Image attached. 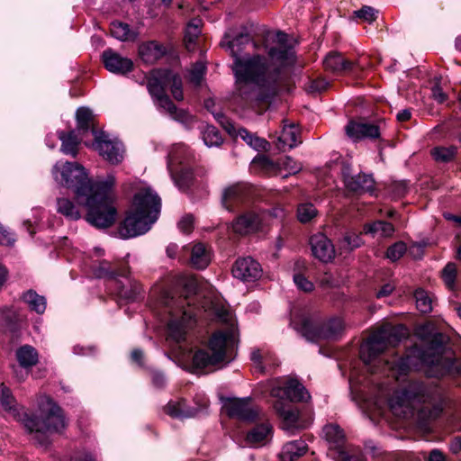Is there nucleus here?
<instances>
[{"label":"nucleus","mask_w":461,"mask_h":461,"mask_svg":"<svg viewBox=\"0 0 461 461\" xmlns=\"http://www.w3.org/2000/svg\"><path fill=\"white\" fill-rule=\"evenodd\" d=\"M57 182L71 189L77 203L87 209L86 221L98 229L112 226L117 218L115 176L93 181L84 167L74 162L57 163L52 169Z\"/></svg>","instance_id":"obj_1"},{"label":"nucleus","mask_w":461,"mask_h":461,"mask_svg":"<svg viewBox=\"0 0 461 461\" xmlns=\"http://www.w3.org/2000/svg\"><path fill=\"white\" fill-rule=\"evenodd\" d=\"M231 69L235 77V99L246 108L276 95L285 79L280 68L260 54L237 58Z\"/></svg>","instance_id":"obj_2"},{"label":"nucleus","mask_w":461,"mask_h":461,"mask_svg":"<svg viewBox=\"0 0 461 461\" xmlns=\"http://www.w3.org/2000/svg\"><path fill=\"white\" fill-rule=\"evenodd\" d=\"M449 342V337L442 332H436L429 338L422 346H414L410 348L405 357L394 359L393 362L383 361L388 369L399 375H406L411 369L422 366L436 367L437 371L444 368L455 369L461 374V359L455 361L445 358Z\"/></svg>","instance_id":"obj_3"},{"label":"nucleus","mask_w":461,"mask_h":461,"mask_svg":"<svg viewBox=\"0 0 461 461\" xmlns=\"http://www.w3.org/2000/svg\"><path fill=\"white\" fill-rule=\"evenodd\" d=\"M161 200L150 188H145L134 195L132 208L118 226L122 239H131L146 233L158 220Z\"/></svg>","instance_id":"obj_4"},{"label":"nucleus","mask_w":461,"mask_h":461,"mask_svg":"<svg viewBox=\"0 0 461 461\" xmlns=\"http://www.w3.org/2000/svg\"><path fill=\"white\" fill-rule=\"evenodd\" d=\"M223 321L228 322L226 328L215 331L209 339V351L197 350L193 357L194 367L203 369L220 363H229L235 357L237 344L236 326L228 311L222 310L219 314Z\"/></svg>","instance_id":"obj_5"},{"label":"nucleus","mask_w":461,"mask_h":461,"mask_svg":"<svg viewBox=\"0 0 461 461\" xmlns=\"http://www.w3.org/2000/svg\"><path fill=\"white\" fill-rule=\"evenodd\" d=\"M271 395L277 398L274 408L283 420V429L291 433L302 429L299 411L291 402H306L311 398L305 387L297 380L288 379L283 384L274 386Z\"/></svg>","instance_id":"obj_6"},{"label":"nucleus","mask_w":461,"mask_h":461,"mask_svg":"<svg viewBox=\"0 0 461 461\" xmlns=\"http://www.w3.org/2000/svg\"><path fill=\"white\" fill-rule=\"evenodd\" d=\"M40 417L23 414V423L29 432H35V439L41 446L50 441L46 433L61 432L67 426V420L61 408L50 397L41 396L39 402Z\"/></svg>","instance_id":"obj_7"},{"label":"nucleus","mask_w":461,"mask_h":461,"mask_svg":"<svg viewBox=\"0 0 461 461\" xmlns=\"http://www.w3.org/2000/svg\"><path fill=\"white\" fill-rule=\"evenodd\" d=\"M407 335L404 325H382L360 347V357L369 366L371 372H378L377 364L382 363L379 356L387 347L396 346Z\"/></svg>","instance_id":"obj_8"},{"label":"nucleus","mask_w":461,"mask_h":461,"mask_svg":"<svg viewBox=\"0 0 461 461\" xmlns=\"http://www.w3.org/2000/svg\"><path fill=\"white\" fill-rule=\"evenodd\" d=\"M185 299L175 298L166 293L163 298L164 304L169 309L172 315L167 324V338L169 342L180 344L185 340L188 326L194 321V313L189 307L185 306Z\"/></svg>","instance_id":"obj_9"},{"label":"nucleus","mask_w":461,"mask_h":461,"mask_svg":"<svg viewBox=\"0 0 461 461\" xmlns=\"http://www.w3.org/2000/svg\"><path fill=\"white\" fill-rule=\"evenodd\" d=\"M292 323L294 325V329L310 341L335 339L341 335L345 329L344 322L340 318H332L321 324L310 316L302 315Z\"/></svg>","instance_id":"obj_10"},{"label":"nucleus","mask_w":461,"mask_h":461,"mask_svg":"<svg viewBox=\"0 0 461 461\" xmlns=\"http://www.w3.org/2000/svg\"><path fill=\"white\" fill-rule=\"evenodd\" d=\"M148 90L157 105L168 113L173 119L185 122L188 114L184 111L177 109L167 95L168 80L165 78V71L159 77H153L148 81Z\"/></svg>","instance_id":"obj_11"},{"label":"nucleus","mask_w":461,"mask_h":461,"mask_svg":"<svg viewBox=\"0 0 461 461\" xmlns=\"http://www.w3.org/2000/svg\"><path fill=\"white\" fill-rule=\"evenodd\" d=\"M435 389L421 382H411L401 393L393 395L389 400L391 409L412 405L414 402H429L433 399Z\"/></svg>","instance_id":"obj_12"},{"label":"nucleus","mask_w":461,"mask_h":461,"mask_svg":"<svg viewBox=\"0 0 461 461\" xmlns=\"http://www.w3.org/2000/svg\"><path fill=\"white\" fill-rule=\"evenodd\" d=\"M92 134L95 137L96 149L99 154L109 163L117 165L123 159L124 147L122 143L117 140L109 139L104 132H98L93 129Z\"/></svg>","instance_id":"obj_13"},{"label":"nucleus","mask_w":461,"mask_h":461,"mask_svg":"<svg viewBox=\"0 0 461 461\" xmlns=\"http://www.w3.org/2000/svg\"><path fill=\"white\" fill-rule=\"evenodd\" d=\"M222 408L230 418L244 422H252L259 417L258 407L249 398L228 399Z\"/></svg>","instance_id":"obj_14"},{"label":"nucleus","mask_w":461,"mask_h":461,"mask_svg":"<svg viewBox=\"0 0 461 461\" xmlns=\"http://www.w3.org/2000/svg\"><path fill=\"white\" fill-rule=\"evenodd\" d=\"M232 274L235 278L243 282H254L261 277L262 267L251 257L240 258L235 261L232 267Z\"/></svg>","instance_id":"obj_15"},{"label":"nucleus","mask_w":461,"mask_h":461,"mask_svg":"<svg viewBox=\"0 0 461 461\" xmlns=\"http://www.w3.org/2000/svg\"><path fill=\"white\" fill-rule=\"evenodd\" d=\"M197 407H190L187 405L185 399H180L178 401L168 402L164 410L165 412L172 418L188 419L195 417L199 412L206 409L208 406V400L202 397L201 401L199 402H197Z\"/></svg>","instance_id":"obj_16"},{"label":"nucleus","mask_w":461,"mask_h":461,"mask_svg":"<svg viewBox=\"0 0 461 461\" xmlns=\"http://www.w3.org/2000/svg\"><path fill=\"white\" fill-rule=\"evenodd\" d=\"M252 42V37L246 32H240L237 34L226 32L223 39L221 41V46L230 51L233 61L237 58H243L246 55L243 54L246 47Z\"/></svg>","instance_id":"obj_17"},{"label":"nucleus","mask_w":461,"mask_h":461,"mask_svg":"<svg viewBox=\"0 0 461 461\" xmlns=\"http://www.w3.org/2000/svg\"><path fill=\"white\" fill-rule=\"evenodd\" d=\"M184 147L179 146L176 150L170 153V162L168 163V168L174 180L175 185L182 191L187 190L194 182V174L191 168L187 166L180 165L179 168L174 171L171 167L173 162H176L179 159L178 154L182 152Z\"/></svg>","instance_id":"obj_18"},{"label":"nucleus","mask_w":461,"mask_h":461,"mask_svg":"<svg viewBox=\"0 0 461 461\" xmlns=\"http://www.w3.org/2000/svg\"><path fill=\"white\" fill-rule=\"evenodd\" d=\"M128 267L124 271V276H119L113 283V290L120 299L127 302L135 301L140 294V285L129 276Z\"/></svg>","instance_id":"obj_19"},{"label":"nucleus","mask_w":461,"mask_h":461,"mask_svg":"<svg viewBox=\"0 0 461 461\" xmlns=\"http://www.w3.org/2000/svg\"><path fill=\"white\" fill-rule=\"evenodd\" d=\"M105 68L114 74L125 75L133 68V62L111 49L105 50L102 54Z\"/></svg>","instance_id":"obj_20"},{"label":"nucleus","mask_w":461,"mask_h":461,"mask_svg":"<svg viewBox=\"0 0 461 461\" xmlns=\"http://www.w3.org/2000/svg\"><path fill=\"white\" fill-rule=\"evenodd\" d=\"M310 245L314 258L321 262H330L335 256L332 242L323 233L312 235L310 239Z\"/></svg>","instance_id":"obj_21"},{"label":"nucleus","mask_w":461,"mask_h":461,"mask_svg":"<svg viewBox=\"0 0 461 461\" xmlns=\"http://www.w3.org/2000/svg\"><path fill=\"white\" fill-rule=\"evenodd\" d=\"M249 186L243 184L233 185L225 189L222 196V204L227 210L232 211L237 204L249 200Z\"/></svg>","instance_id":"obj_22"},{"label":"nucleus","mask_w":461,"mask_h":461,"mask_svg":"<svg viewBox=\"0 0 461 461\" xmlns=\"http://www.w3.org/2000/svg\"><path fill=\"white\" fill-rule=\"evenodd\" d=\"M267 55L269 62L280 68L283 74V68L294 62V50L291 46H270L267 48Z\"/></svg>","instance_id":"obj_23"},{"label":"nucleus","mask_w":461,"mask_h":461,"mask_svg":"<svg viewBox=\"0 0 461 461\" xmlns=\"http://www.w3.org/2000/svg\"><path fill=\"white\" fill-rule=\"evenodd\" d=\"M347 135L354 140L375 139L380 135L377 125L369 122L350 121L345 128Z\"/></svg>","instance_id":"obj_24"},{"label":"nucleus","mask_w":461,"mask_h":461,"mask_svg":"<svg viewBox=\"0 0 461 461\" xmlns=\"http://www.w3.org/2000/svg\"><path fill=\"white\" fill-rule=\"evenodd\" d=\"M344 182L348 191L357 194L372 192L375 186V180L373 176L366 174L346 176L344 177Z\"/></svg>","instance_id":"obj_25"},{"label":"nucleus","mask_w":461,"mask_h":461,"mask_svg":"<svg viewBox=\"0 0 461 461\" xmlns=\"http://www.w3.org/2000/svg\"><path fill=\"white\" fill-rule=\"evenodd\" d=\"M260 218L255 212H246L239 216L232 224L234 232L246 235L250 232L256 231L260 224Z\"/></svg>","instance_id":"obj_26"},{"label":"nucleus","mask_w":461,"mask_h":461,"mask_svg":"<svg viewBox=\"0 0 461 461\" xmlns=\"http://www.w3.org/2000/svg\"><path fill=\"white\" fill-rule=\"evenodd\" d=\"M167 53L164 45L156 41H150L141 44L139 47V54L143 62L147 64H153Z\"/></svg>","instance_id":"obj_27"},{"label":"nucleus","mask_w":461,"mask_h":461,"mask_svg":"<svg viewBox=\"0 0 461 461\" xmlns=\"http://www.w3.org/2000/svg\"><path fill=\"white\" fill-rule=\"evenodd\" d=\"M271 431L272 427L267 422H263L253 427L246 435V445L252 447L265 445L271 434Z\"/></svg>","instance_id":"obj_28"},{"label":"nucleus","mask_w":461,"mask_h":461,"mask_svg":"<svg viewBox=\"0 0 461 461\" xmlns=\"http://www.w3.org/2000/svg\"><path fill=\"white\" fill-rule=\"evenodd\" d=\"M92 268L95 277L105 278L113 283L119 276H124L127 267H113L110 262L103 260L94 264Z\"/></svg>","instance_id":"obj_29"},{"label":"nucleus","mask_w":461,"mask_h":461,"mask_svg":"<svg viewBox=\"0 0 461 461\" xmlns=\"http://www.w3.org/2000/svg\"><path fill=\"white\" fill-rule=\"evenodd\" d=\"M326 70L333 73H341L350 71L353 68V62L346 59L339 52H330L323 60Z\"/></svg>","instance_id":"obj_30"},{"label":"nucleus","mask_w":461,"mask_h":461,"mask_svg":"<svg viewBox=\"0 0 461 461\" xmlns=\"http://www.w3.org/2000/svg\"><path fill=\"white\" fill-rule=\"evenodd\" d=\"M299 138V131L294 124H285L281 134L277 138L276 148L285 151L286 148L293 149L297 145Z\"/></svg>","instance_id":"obj_31"},{"label":"nucleus","mask_w":461,"mask_h":461,"mask_svg":"<svg viewBox=\"0 0 461 461\" xmlns=\"http://www.w3.org/2000/svg\"><path fill=\"white\" fill-rule=\"evenodd\" d=\"M307 450V445L303 440H293L284 445L279 454L281 461H294L303 456Z\"/></svg>","instance_id":"obj_32"},{"label":"nucleus","mask_w":461,"mask_h":461,"mask_svg":"<svg viewBox=\"0 0 461 461\" xmlns=\"http://www.w3.org/2000/svg\"><path fill=\"white\" fill-rule=\"evenodd\" d=\"M80 204H77L68 198L60 197L57 199V211L69 221H77L81 218ZM81 206H83L81 204Z\"/></svg>","instance_id":"obj_33"},{"label":"nucleus","mask_w":461,"mask_h":461,"mask_svg":"<svg viewBox=\"0 0 461 461\" xmlns=\"http://www.w3.org/2000/svg\"><path fill=\"white\" fill-rule=\"evenodd\" d=\"M58 135L59 139L61 140L60 150L66 155H70L73 158H76L78 146L81 141L76 131H71L68 133H65L64 131H59Z\"/></svg>","instance_id":"obj_34"},{"label":"nucleus","mask_w":461,"mask_h":461,"mask_svg":"<svg viewBox=\"0 0 461 461\" xmlns=\"http://www.w3.org/2000/svg\"><path fill=\"white\" fill-rule=\"evenodd\" d=\"M110 31L112 36L122 41H134L139 35V32L131 29L128 23L119 21L111 23Z\"/></svg>","instance_id":"obj_35"},{"label":"nucleus","mask_w":461,"mask_h":461,"mask_svg":"<svg viewBox=\"0 0 461 461\" xmlns=\"http://www.w3.org/2000/svg\"><path fill=\"white\" fill-rule=\"evenodd\" d=\"M16 358L24 369H30L38 362V353L36 349L30 345H23L16 350Z\"/></svg>","instance_id":"obj_36"},{"label":"nucleus","mask_w":461,"mask_h":461,"mask_svg":"<svg viewBox=\"0 0 461 461\" xmlns=\"http://www.w3.org/2000/svg\"><path fill=\"white\" fill-rule=\"evenodd\" d=\"M0 403L6 411L23 421L24 413H20L11 390L3 384L0 387Z\"/></svg>","instance_id":"obj_37"},{"label":"nucleus","mask_w":461,"mask_h":461,"mask_svg":"<svg viewBox=\"0 0 461 461\" xmlns=\"http://www.w3.org/2000/svg\"><path fill=\"white\" fill-rule=\"evenodd\" d=\"M325 438L330 444L334 445L336 449L335 454L339 449H345L343 447L345 443V434L339 426L335 424L326 425L323 429Z\"/></svg>","instance_id":"obj_38"},{"label":"nucleus","mask_w":461,"mask_h":461,"mask_svg":"<svg viewBox=\"0 0 461 461\" xmlns=\"http://www.w3.org/2000/svg\"><path fill=\"white\" fill-rule=\"evenodd\" d=\"M77 131L78 135L83 136L89 130L95 129L93 127V113L91 110L86 107H80L77 109Z\"/></svg>","instance_id":"obj_39"},{"label":"nucleus","mask_w":461,"mask_h":461,"mask_svg":"<svg viewBox=\"0 0 461 461\" xmlns=\"http://www.w3.org/2000/svg\"><path fill=\"white\" fill-rule=\"evenodd\" d=\"M23 301L29 306L31 311L42 314L46 310V299L33 290H29L23 294Z\"/></svg>","instance_id":"obj_40"},{"label":"nucleus","mask_w":461,"mask_h":461,"mask_svg":"<svg viewBox=\"0 0 461 461\" xmlns=\"http://www.w3.org/2000/svg\"><path fill=\"white\" fill-rule=\"evenodd\" d=\"M191 263L197 269H203L209 265L210 255L203 244L198 243L192 248Z\"/></svg>","instance_id":"obj_41"},{"label":"nucleus","mask_w":461,"mask_h":461,"mask_svg":"<svg viewBox=\"0 0 461 461\" xmlns=\"http://www.w3.org/2000/svg\"><path fill=\"white\" fill-rule=\"evenodd\" d=\"M237 136L240 137L248 145L256 150H267L269 146V143L265 139L254 135L244 128L238 130Z\"/></svg>","instance_id":"obj_42"},{"label":"nucleus","mask_w":461,"mask_h":461,"mask_svg":"<svg viewBox=\"0 0 461 461\" xmlns=\"http://www.w3.org/2000/svg\"><path fill=\"white\" fill-rule=\"evenodd\" d=\"M414 298L416 300L417 309L421 313H429L433 309V298L425 290L420 288L414 293Z\"/></svg>","instance_id":"obj_43"},{"label":"nucleus","mask_w":461,"mask_h":461,"mask_svg":"<svg viewBox=\"0 0 461 461\" xmlns=\"http://www.w3.org/2000/svg\"><path fill=\"white\" fill-rule=\"evenodd\" d=\"M366 233L380 234L382 237H390L394 232V227L392 223L377 221L365 227Z\"/></svg>","instance_id":"obj_44"},{"label":"nucleus","mask_w":461,"mask_h":461,"mask_svg":"<svg viewBox=\"0 0 461 461\" xmlns=\"http://www.w3.org/2000/svg\"><path fill=\"white\" fill-rule=\"evenodd\" d=\"M202 137L204 144L208 147H218L223 141L220 131L212 125H208L204 128L202 131Z\"/></svg>","instance_id":"obj_45"},{"label":"nucleus","mask_w":461,"mask_h":461,"mask_svg":"<svg viewBox=\"0 0 461 461\" xmlns=\"http://www.w3.org/2000/svg\"><path fill=\"white\" fill-rule=\"evenodd\" d=\"M335 455L336 461H366L362 451L356 447L339 449Z\"/></svg>","instance_id":"obj_46"},{"label":"nucleus","mask_w":461,"mask_h":461,"mask_svg":"<svg viewBox=\"0 0 461 461\" xmlns=\"http://www.w3.org/2000/svg\"><path fill=\"white\" fill-rule=\"evenodd\" d=\"M363 244L361 236L355 232H346L339 240V249L343 251H352Z\"/></svg>","instance_id":"obj_47"},{"label":"nucleus","mask_w":461,"mask_h":461,"mask_svg":"<svg viewBox=\"0 0 461 461\" xmlns=\"http://www.w3.org/2000/svg\"><path fill=\"white\" fill-rule=\"evenodd\" d=\"M165 78L168 80V86L171 88L174 98L177 101L183 100L184 95L180 77L170 70H165Z\"/></svg>","instance_id":"obj_48"},{"label":"nucleus","mask_w":461,"mask_h":461,"mask_svg":"<svg viewBox=\"0 0 461 461\" xmlns=\"http://www.w3.org/2000/svg\"><path fill=\"white\" fill-rule=\"evenodd\" d=\"M456 153V148L450 147H436L431 150L433 158L438 162L447 163L451 161Z\"/></svg>","instance_id":"obj_49"},{"label":"nucleus","mask_w":461,"mask_h":461,"mask_svg":"<svg viewBox=\"0 0 461 461\" xmlns=\"http://www.w3.org/2000/svg\"><path fill=\"white\" fill-rule=\"evenodd\" d=\"M317 215V210L314 205L310 203H302L297 208V218L303 222L306 223L312 221Z\"/></svg>","instance_id":"obj_50"},{"label":"nucleus","mask_w":461,"mask_h":461,"mask_svg":"<svg viewBox=\"0 0 461 461\" xmlns=\"http://www.w3.org/2000/svg\"><path fill=\"white\" fill-rule=\"evenodd\" d=\"M442 278L449 289H454L456 278V267L454 263H447L442 270Z\"/></svg>","instance_id":"obj_51"},{"label":"nucleus","mask_w":461,"mask_h":461,"mask_svg":"<svg viewBox=\"0 0 461 461\" xmlns=\"http://www.w3.org/2000/svg\"><path fill=\"white\" fill-rule=\"evenodd\" d=\"M406 249L404 242L398 241L387 249L386 257L392 261H396L404 255Z\"/></svg>","instance_id":"obj_52"},{"label":"nucleus","mask_w":461,"mask_h":461,"mask_svg":"<svg viewBox=\"0 0 461 461\" xmlns=\"http://www.w3.org/2000/svg\"><path fill=\"white\" fill-rule=\"evenodd\" d=\"M205 67L203 63H196L190 72V81L198 86L203 80Z\"/></svg>","instance_id":"obj_53"},{"label":"nucleus","mask_w":461,"mask_h":461,"mask_svg":"<svg viewBox=\"0 0 461 461\" xmlns=\"http://www.w3.org/2000/svg\"><path fill=\"white\" fill-rule=\"evenodd\" d=\"M355 14L358 18L372 23L376 19L377 11L371 6H364L356 11Z\"/></svg>","instance_id":"obj_54"},{"label":"nucleus","mask_w":461,"mask_h":461,"mask_svg":"<svg viewBox=\"0 0 461 461\" xmlns=\"http://www.w3.org/2000/svg\"><path fill=\"white\" fill-rule=\"evenodd\" d=\"M280 165L287 170L290 174H295L302 169L300 163H297L291 157H285L281 159Z\"/></svg>","instance_id":"obj_55"},{"label":"nucleus","mask_w":461,"mask_h":461,"mask_svg":"<svg viewBox=\"0 0 461 461\" xmlns=\"http://www.w3.org/2000/svg\"><path fill=\"white\" fill-rule=\"evenodd\" d=\"M294 281L297 287L304 292H311L313 289V284L302 274H295Z\"/></svg>","instance_id":"obj_56"},{"label":"nucleus","mask_w":461,"mask_h":461,"mask_svg":"<svg viewBox=\"0 0 461 461\" xmlns=\"http://www.w3.org/2000/svg\"><path fill=\"white\" fill-rule=\"evenodd\" d=\"M212 113L215 120L230 133L231 134L234 131V126L230 122L226 116L221 112L212 111Z\"/></svg>","instance_id":"obj_57"},{"label":"nucleus","mask_w":461,"mask_h":461,"mask_svg":"<svg viewBox=\"0 0 461 461\" xmlns=\"http://www.w3.org/2000/svg\"><path fill=\"white\" fill-rule=\"evenodd\" d=\"M0 319L3 320L6 325H12L16 320V315L13 309L5 307L0 309Z\"/></svg>","instance_id":"obj_58"},{"label":"nucleus","mask_w":461,"mask_h":461,"mask_svg":"<svg viewBox=\"0 0 461 461\" xmlns=\"http://www.w3.org/2000/svg\"><path fill=\"white\" fill-rule=\"evenodd\" d=\"M194 225V218L187 214L182 217L178 222V228L182 232L188 233L192 230Z\"/></svg>","instance_id":"obj_59"},{"label":"nucleus","mask_w":461,"mask_h":461,"mask_svg":"<svg viewBox=\"0 0 461 461\" xmlns=\"http://www.w3.org/2000/svg\"><path fill=\"white\" fill-rule=\"evenodd\" d=\"M14 241L15 239L14 233L0 226V244L11 246L14 243Z\"/></svg>","instance_id":"obj_60"},{"label":"nucleus","mask_w":461,"mask_h":461,"mask_svg":"<svg viewBox=\"0 0 461 461\" xmlns=\"http://www.w3.org/2000/svg\"><path fill=\"white\" fill-rule=\"evenodd\" d=\"M328 86V82L324 79H316L310 83L309 85V91L310 92H321L325 90Z\"/></svg>","instance_id":"obj_61"},{"label":"nucleus","mask_w":461,"mask_h":461,"mask_svg":"<svg viewBox=\"0 0 461 461\" xmlns=\"http://www.w3.org/2000/svg\"><path fill=\"white\" fill-rule=\"evenodd\" d=\"M431 93L433 98L440 104L444 103L447 100V95L444 93V91L438 85H436L432 87Z\"/></svg>","instance_id":"obj_62"},{"label":"nucleus","mask_w":461,"mask_h":461,"mask_svg":"<svg viewBox=\"0 0 461 461\" xmlns=\"http://www.w3.org/2000/svg\"><path fill=\"white\" fill-rule=\"evenodd\" d=\"M13 373L18 382H23L28 376L29 369H24V368L21 367L20 365H19V366H13Z\"/></svg>","instance_id":"obj_63"},{"label":"nucleus","mask_w":461,"mask_h":461,"mask_svg":"<svg viewBox=\"0 0 461 461\" xmlns=\"http://www.w3.org/2000/svg\"><path fill=\"white\" fill-rule=\"evenodd\" d=\"M427 461H445V456L439 449H433L430 451Z\"/></svg>","instance_id":"obj_64"}]
</instances>
